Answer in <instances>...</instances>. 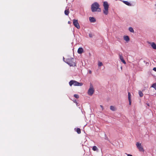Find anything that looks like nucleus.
Here are the masks:
<instances>
[{"label": "nucleus", "mask_w": 156, "mask_h": 156, "mask_svg": "<svg viewBox=\"0 0 156 156\" xmlns=\"http://www.w3.org/2000/svg\"><path fill=\"white\" fill-rule=\"evenodd\" d=\"M100 5L98 3L95 2L93 3L91 5V9L92 12H101V9L100 8Z\"/></svg>", "instance_id": "nucleus-1"}, {"label": "nucleus", "mask_w": 156, "mask_h": 156, "mask_svg": "<svg viewBox=\"0 0 156 156\" xmlns=\"http://www.w3.org/2000/svg\"><path fill=\"white\" fill-rule=\"evenodd\" d=\"M103 6L104 8L103 13L105 15H107L108 13L109 5L107 2L105 1L103 2Z\"/></svg>", "instance_id": "nucleus-2"}, {"label": "nucleus", "mask_w": 156, "mask_h": 156, "mask_svg": "<svg viewBox=\"0 0 156 156\" xmlns=\"http://www.w3.org/2000/svg\"><path fill=\"white\" fill-rule=\"evenodd\" d=\"M74 59L73 58H69L66 59L65 62L70 66H76V63L74 62Z\"/></svg>", "instance_id": "nucleus-3"}, {"label": "nucleus", "mask_w": 156, "mask_h": 156, "mask_svg": "<svg viewBox=\"0 0 156 156\" xmlns=\"http://www.w3.org/2000/svg\"><path fill=\"white\" fill-rule=\"evenodd\" d=\"M69 84L70 86L73 85L74 86H80L83 85V83H81L78 82L74 80H71L69 82Z\"/></svg>", "instance_id": "nucleus-4"}, {"label": "nucleus", "mask_w": 156, "mask_h": 156, "mask_svg": "<svg viewBox=\"0 0 156 156\" xmlns=\"http://www.w3.org/2000/svg\"><path fill=\"white\" fill-rule=\"evenodd\" d=\"M95 90L93 86L91 83H90V87L88 89V95L92 96L94 93Z\"/></svg>", "instance_id": "nucleus-5"}, {"label": "nucleus", "mask_w": 156, "mask_h": 156, "mask_svg": "<svg viewBox=\"0 0 156 156\" xmlns=\"http://www.w3.org/2000/svg\"><path fill=\"white\" fill-rule=\"evenodd\" d=\"M73 23L74 25L77 29L80 28V26L77 20L74 19L73 20Z\"/></svg>", "instance_id": "nucleus-6"}, {"label": "nucleus", "mask_w": 156, "mask_h": 156, "mask_svg": "<svg viewBox=\"0 0 156 156\" xmlns=\"http://www.w3.org/2000/svg\"><path fill=\"white\" fill-rule=\"evenodd\" d=\"M147 43L151 45V47L153 49L156 50V44L154 42H151L149 41H147Z\"/></svg>", "instance_id": "nucleus-7"}, {"label": "nucleus", "mask_w": 156, "mask_h": 156, "mask_svg": "<svg viewBox=\"0 0 156 156\" xmlns=\"http://www.w3.org/2000/svg\"><path fill=\"white\" fill-rule=\"evenodd\" d=\"M89 20L91 23H95L96 21L95 18L93 17H89Z\"/></svg>", "instance_id": "nucleus-8"}, {"label": "nucleus", "mask_w": 156, "mask_h": 156, "mask_svg": "<svg viewBox=\"0 0 156 156\" xmlns=\"http://www.w3.org/2000/svg\"><path fill=\"white\" fill-rule=\"evenodd\" d=\"M128 98L129 101V105L131 104V94L129 92H128Z\"/></svg>", "instance_id": "nucleus-9"}, {"label": "nucleus", "mask_w": 156, "mask_h": 156, "mask_svg": "<svg viewBox=\"0 0 156 156\" xmlns=\"http://www.w3.org/2000/svg\"><path fill=\"white\" fill-rule=\"evenodd\" d=\"M119 56L120 57V58L122 62L124 64H126V62L124 59L123 58L122 56V55L119 54Z\"/></svg>", "instance_id": "nucleus-10"}, {"label": "nucleus", "mask_w": 156, "mask_h": 156, "mask_svg": "<svg viewBox=\"0 0 156 156\" xmlns=\"http://www.w3.org/2000/svg\"><path fill=\"white\" fill-rule=\"evenodd\" d=\"M83 49L82 48H79L77 51L78 53L81 54L83 53Z\"/></svg>", "instance_id": "nucleus-11"}, {"label": "nucleus", "mask_w": 156, "mask_h": 156, "mask_svg": "<svg viewBox=\"0 0 156 156\" xmlns=\"http://www.w3.org/2000/svg\"><path fill=\"white\" fill-rule=\"evenodd\" d=\"M124 39L127 42H128L130 40L129 37L127 35L124 36Z\"/></svg>", "instance_id": "nucleus-12"}, {"label": "nucleus", "mask_w": 156, "mask_h": 156, "mask_svg": "<svg viewBox=\"0 0 156 156\" xmlns=\"http://www.w3.org/2000/svg\"><path fill=\"white\" fill-rule=\"evenodd\" d=\"M74 130L78 134H80L81 133V130L79 128H75Z\"/></svg>", "instance_id": "nucleus-13"}, {"label": "nucleus", "mask_w": 156, "mask_h": 156, "mask_svg": "<svg viewBox=\"0 0 156 156\" xmlns=\"http://www.w3.org/2000/svg\"><path fill=\"white\" fill-rule=\"evenodd\" d=\"M123 2L125 4H126V5H128V6H131V4L129 2H128V1H123Z\"/></svg>", "instance_id": "nucleus-14"}, {"label": "nucleus", "mask_w": 156, "mask_h": 156, "mask_svg": "<svg viewBox=\"0 0 156 156\" xmlns=\"http://www.w3.org/2000/svg\"><path fill=\"white\" fill-rule=\"evenodd\" d=\"M138 148L140 151L144 152V150L142 146L138 147Z\"/></svg>", "instance_id": "nucleus-15"}, {"label": "nucleus", "mask_w": 156, "mask_h": 156, "mask_svg": "<svg viewBox=\"0 0 156 156\" xmlns=\"http://www.w3.org/2000/svg\"><path fill=\"white\" fill-rule=\"evenodd\" d=\"M65 14L66 15H68L69 13V9L66 10L65 11Z\"/></svg>", "instance_id": "nucleus-16"}, {"label": "nucleus", "mask_w": 156, "mask_h": 156, "mask_svg": "<svg viewBox=\"0 0 156 156\" xmlns=\"http://www.w3.org/2000/svg\"><path fill=\"white\" fill-rule=\"evenodd\" d=\"M139 96L140 97H142L144 95L143 94L140 90L139 91Z\"/></svg>", "instance_id": "nucleus-17"}, {"label": "nucleus", "mask_w": 156, "mask_h": 156, "mask_svg": "<svg viewBox=\"0 0 156 156\" xmlns=\"http://www.w3.org/2000/svg\"><path fill=\"white\" fill-rule=\"evenodd\" d=\"M110 109L112 111H115L116 110L115 107L113 106H111L110 107Z\"/></svg>", "instance_id": "nucleus-18"}, {"label": "nucleus", "mask_w": 156, "mask_h": 156, "mask_svg": "<svg viewBox=\"0 0 156 156\" xmlns=\"http://www.w3.org/2000/svg\"><path fill=\"white\" fill-rule=\"evenodd\" d=\"M129 30L131 32L134 33V30L132 27H129Z\"/></svg>", "instance_id": "nucleus-19"}, {"label": "nucleus", "mask_w": 156, "mask_h": 156, "mask_svg": "<svg viewBox=\"0 0 156 156\" xmlns=\"http://www.w3.org/2000/svg\"><path fill=\"white\" fill-rule=\"evenodd\" d=\"M136 146L137 148L140 147L141 145V144L139 143V142H137L136 144Z\"/></svg>", "instance_id": "nucleus-20"}, {"label": "nucleus", "mask_w": 156, "mask_h": 156, "mask_svg": "<svg viewBox=\"0 0 156 156\" xmlns=\"http://www.w3.org/2000/svg\"><path fill=\"white\" fill-rule=\"evenodd\" d=\"M92 149L94 151H97L98 150L97 147L96 146H93L92 148Z\"/></svg>", "instance_id": "nucleus-21"}, {"label": "nucleus", "mask_w": 156, "mask_h": 156, "mask_svg": "<svg viewBox=\"0 0 156 156\" xmlns=\"http://www.w3.org/2000/svg\"><path fill=\"white\" fill-rule=\"evenodd\" d=\"M151 87L154 88L155 90H156V83H153Z\"/></svg>", "instance_id": "nucleus-22"}, {"label": "nucleus", "mask_w": 156, "mask_h": 156, "mask_svg": "<svg viewBox=\"0 0 156 156\" xmlns=\"http://www.w3.org/2000/svg\"><path fill=\"white\" fill-rule=\"evenodd\" d=\"M103 65V64L102 62L99 61L98 63V66L99 67H100Z\"/></svg>", "instance_id": "nucleus-23"}, {"label": "nucleus", "mask_w": 156, "mask_h": 156, "mask_svg": "<svg viewBox=\"0 0 156 156\" xmlns=\"http://www.w3.org/2000/svg\"><path fill=\"white\" fill-rule=\"evenodd\" d=\"M74 96L76 98H79V96L78 94H75L74 95Z\"/></svg>", "instance_id": "nucleus-24"}, {"label": "nucleus", "mask_w": 156, "mask_h": 156, "mask_svg": "<svg viewBox=\"0 0 156 156\" xmlns=\"http://www.w3.org/2000/svg\"><path fill=\"white\" fill-rule=\"evenodd\" d=\"M89 36L90 37H92L94 35L92 33H90L89 34Z\"/></svg>", "instance_id": "nucleus-25"}, {"label": "nucleus", "mask_w": 156, "mask_h": 156, "mask_svg": "<svg viewBox=\"0 0 156 156\" xmlns=\"http://www.w3.org/2000/svg\"><path fill=\"white\" fill-rule=\"evenodd\" d=\"M100 106L101 107V108L102 109V110H103L104 109V108H103V106L102 105H100Z\"/></svg>", "instance_id": "nucleus-26"}, {"label": "nucleus", "mask_w": 156, "mask_h": 156, "mask_svg": "<svg viewBox=\"0 0 156 156\" xmlns=\"http://www.w3.org/2000/svg\"><path fill=\"white\" fill-rule=\"evenodd\" d=\"M153 70L156 72V67H154L153 69Z\"/></svg>", "instance_id": "nucleus-27"}, {"label": "nucleus", "mask_w": 156, "mask_h": 156, "mask_svg": "<svg viewBox=\"0 0 156 156\" xmlns=\"http://www.w3.org/2000/svg\"><path fill=\"white\" fill-rule=\"evenodd\" d=\"M127 156H133L132 155L129 154H126Z\"/></svg>", "instance_id": "nucleus-28"}, {"label": "nucleus", "mask_w": 156, "mask_h": 156, "mask_svg": "<svg viewBox=\"0 0 156 156\" xmlns=\"http://www.w3.org/2000/svg\"><path fill=\"white\" fill-rule=\"evenodd\" d=\"M88 72L89 73L91 74L92 73L91 71L90 70H89L88 71Z\"/></svg>", "instance_id": "nucleus-29"}, {"label": "nucleus", "mask_w": 156, "mask_h": 156, "mask_svg": "<svg viewBox=\"0 0 156 156\" xmlns=\"http://www.w3.org/2000/svg\"><path fill=\"white\" fill-rule=\"evenodd\" d=\"M119 67H120V69H121V70H122V66H119Z\"/></svg>", "instance_id": "nucleus-30"}, {"label": "nucleus", "mask_w": 156, "mask_h": 156, "mask_svg": "<svg viewBox=\"0 0 156 156\" xmlns=\"http://www.w3.org/2000/svg\"><path fill=\"white\" fill-rule=\"evenodd\" d=\"M119 66H118H118H117V69H118V70H119V71H120V70H119Z\"/></svg>", "instance_id": "nucleus-31"}, {"label": "nucleus", "mask_w": 156, "mask_h": 156, "mask_svg": "<svg viewBox=\"0 0 156 156\" xmlns=\"http://www.w3.org/2000/svg\"><path fill=\"white\" fill-rule=\"evenodd\" d=\"M146 104L148 106H150V105H149V103H146Z\"/></svg>", "instance_id": "nucleus-32"}, {"label": "nucleus", "mask_w": 156, "mask_h": 156, "mask_svg": "<svg viewBox=\"0 0 156 156\" xmlns=\"http://www.w3.org/2000/svg\"><path fill=\"white\" fill-rule=\"evenodd\" d=\"M89 55L90 56L91 55V54H90V53H89Z\"/></svg>", "instance_id": "nucleus-33"}, {"label": "nucleus", "mask_w": 156, "mask_h": 156, "mask_svg": "<svg viewBox=\"0 0 156 156\" xmlns=\"http://www.w3.org/2000/svg\"><path fill=\"white\" fill-rule=\"evenodd\" d=\"M149 64V63L148 62H146V64Z\"/></svg>", "instance_id": "nucleus-34"}, {"label": "nucleus", "mask_w": 156, "mask_h": 156, "mask_svg": "<svg viewBox=\"0 0 156 156\" xmlns=\"http://www.w3.org/2000/svg\"><path fill=\"white\" fill-rule=\"evenodd\" d=\"M91 115H92V116L94 117V115H93V114H91Z\"/></svg>", "instance_id": "nucleus-35"}, {"label": "nucleus", "mask_w": 156, "mask_h": 156, "mask_svg": "<svg viewBox=\"0 0 156 156\" xmlns=\"http://www.w3.org/2000/svg\"><path fill=\"white\" fill-rule=\"evenodd\" d=\"M144 62L145 63L146 61H145L144 60Z\"/></svg>", "instance_id": "nucleus-36"}]
</instances>
